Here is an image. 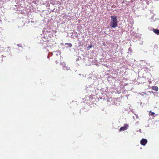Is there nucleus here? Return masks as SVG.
Segmentation results:
<instances>
[{
  "mask_svg": "<svg viewBox=\"0 0 159 159\" xmlns=\"http://www.w3.org/2000/svg\"><path fill=\"white\" fill-rule=\"evenodd\" d=\"M111 18L110 26L111 28H115L117 26L118 23L117 16H111Z\"/></svg>",
  "mask_w": 159,
  "mask_h": 159,
  "instance_id": "f257e3e1",
  "label": "nucleus"
},
{
  "mask_svg": "<svg viewBox=\"0 0 159 159\" xmlns=\"http://www.w3.org/2000/svg\"><path fill=\"white\" fill-rule=\"evenodd\" d=\"M147 142L148 141L147 139H142L140 141V143L142 145L144 146L146 144Z\"/></svg>",
  "mask_w": 159,
  "mask_h": 159,
  "instance_id": "f03ea898",
  "label": "nucleus"
},
{
  "mask_svg": "<svg viewBox=\"0 0 159 159\" xmlns=\"http://www.w3.org/2000/svg\"><path fill=\"white\" fill-rule=\"evenodd\" d=\"M128 125H125L123 127H121L120 129V131H124L126 130L128 127Z\"/></svg>",
  "mask_w": 159,
  "mask_h": 159,
  "instance_id": "7ed1b4c3",
  "label": "nucleus"
},
{
  "mask_svg": "<svg viewBox=\"0 0 159 159\" xmlns=\"http://www.w3.org/2000/svg\"><path fill=\"white\" fill-rule=\"evenodd\" d=\"M153 32L155 33L157 35H159V30L157 29H153Z\"/></svg>",
  "mask_w": 159,
  "mask_h": 159,
  "instance_id": "20e7f679",
  "label": "nucleus"
},
{
  "mask_svg": "<svg viewBox=\"0 0 159 159\" xmlns=\"http://www.w3.org/2000/svg\"><path fill=\"white\" fill-rule=\"evenodd\" d=\"M152 89L155 91H157L158 89V87L157 86H154L152 87Z\"/></svg>",
  "mask_w": 159,
  "mask_h": 159,
  "instance_id": "39448f33",
  "label": "nucleus"
},
{
  "mask_svg": "<svg viewBox=\"0 0 159 159\" xmlns=\"http://www.w3.org/2000/svg\"><path fill=\"white\" fill-rule=\"evenodd\" d=\"M155 114V113L153 112H152L151 111L149 112V116H154Z\"/></svg>",
  "mask_w": 159,
  "mask_h": 159,
  "instance_id": "423d86ee",
  "label": "nucleus"
},
{
  "mask_svg": "<svg viewBox=\"0 0 159 159\" xmlns=\"http://www.w3.org/2000/svg\"><path fill=\"white\" fill-rule=\"evenodd\" d=\"M65 44L67 45L69 47H70V48L72 46V44L71 43H66V44Z\"/></svg>",
  "mask_w": 159,
  "mask_h": 159,
  "instance_id": "0eeeda50",
  "label": "nucleus"
},
{
  "mask_svg": "<svg viewBox=\"0 0 159 159\" xmlns=\"http://www.w3.org/2000/svg\"><path fill=\"white\" fill-rule=\"evenodd\" d=\"M2 60H0V63H2Z\"/></svg>",
  "mask_w": 159,
  "mask_h": 159,
  "instance_id": "6e6552de",
  "label": "nucleus"
},
{
  "mask_svg": "<svg viewBox=\"0 0 159 159\" xmlns=\"http://www.w3.org/2000/svg\"><path fill=\"white\" fill-rule=\"evenodd\" d=\"M116 47H116V48H117L118 47V44H116Z\"/></svg>",
  "mask_w": 159,
  "mask_h": 159,
  "instance_id": "1a4fd4ad",
  "label": "nucleus"
},
{
  "mask_svg": "<svg viewBox=\"0 0 159 159\" xmlns=\"http://www.w3.org/2000/svg\"><path fill=\"white\" fill-rule=\"evenodd\" d=\"M89 48H91L92 47V46H89Z\"/></svg>",
  "mask_w": 159,
  "mask_h": 159,
  "instance_id": "9d476101",
  "label": "nucleus"
}]
</instances>
